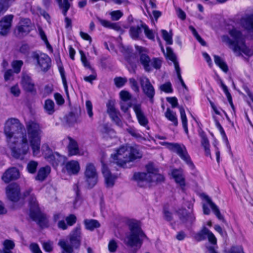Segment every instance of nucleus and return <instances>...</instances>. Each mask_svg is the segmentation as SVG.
<instances>
[{
    "instance_id": "1",
    "label": "nucleus",
    "mask_w": 253,
    "mask_h": 253,
    "mask_svg": "<svg viewBox=\"0 0 253 253\" xmlns=\"http://www.w3.org/2000/svg\"><path fill=\"white\" fill-rule=\"evenodd\" d=\"M4 133L12 157L23 159L29 151L28 139L23 125L17 119H9L5 122Z\"/></svg>"
},
{
    "instance_id": "2",
    "label": "nucleus",
    "mask_w": 253,
    "mask_h": 253,
    "mask_svg": "<svg viewBox=\"0 0 253 253\" xmlns=\"http://www.w3.org/2000/svg\"><path fill=\"white\" fill-rule=\"evenodd\" d=\"M229 34L231 39L227 36H223L222 37V40L232 50L235 54L237 56H240L242 53L248 56H251L253 54V52L247 46L245 42V36L242 34L241 31L236 29H233L229 31Z\"/></svg>"
},
{
    "instance_id": "3",
    "label": "nucleus",
    "mask_w": 253,
    "mask_h": 253,
    "mask_svg": "<svg viewBox=\"0 0 253 253\" xmlns=\"http://www.w3.org/2000/svg\"><path fill=\"white\" fill-rule=\"evenodd\" d=\"M26 127L29 145L32 148L33 155L37 156L40 152L42 126L37 121L30 120L26 122Z\"/></svg>"
},
{
    "instance_id": "4",
    "label": "nucleus",
    "mask_w": 253,
    "mask_h": 253,
    "mask_svg": "<svg viewBox=\"0 0 253 253\" xmlns=\"http://www.w3.org/2000/svg\"><path fill=\"white\" fill-rule=\"evenodd\" d=\"M142 154L136 148L132 146H122L120 147L111 157L113 162L118 166L124 167L127 163L140 159Z\"/></svg>"
},
{
    "instance_id": "5",
    "label": "nucleus",
    "mask_w": 253,
    "mask_h": 253,
    "mask_svg": "<svg viewBox=\"0 0 253 253\" xmlns=\"http://www.w3.org/2000/svg\"><path fill=\"white\" fill-rule=\"evenodd\" d=\"M83 234L80 225H77L70 232L67 239H60L58 245L62 249V253H73L74 250L81 247Z\"/></svg>"
},
{
    "instance_id": "6",
    "label": "nucleus",
    "mask_w": 253,
    "mask_h": 253,
    "mask_svg": "<svg viewBox=\"0 0 253 253\" xmlns=\"http://www.w3.org/2000/svg\"><path fill=\"white\" fill-rule=\"evenodd\" d=\"M129 228L130 233L126 235L124 242L126 246L133 248L136 252L141 247L146 236L137 223L131 222Z\"/></svg>"
},
{
    "instance_id": "7",
    "label": "nucleus",
    "mask_w": 253,
    "mask_h": 253,
    "mask_svg": "<svg viewBox=\"0 0 253 253\" xmlns=\"http://www.w3.org/2000/svg\"><path fill=\"white\" fill-rule=\"evenodd\" d=\"M30 206V217L42 228L46 227L48 225V220L45 215L42 213L38 207L36 197L33 195L29 198Z\"/></svg>"
},
{
    "instance_id": "8",
    "label": "nucleus",
    "mask_w": 253,
    "mask_h": 253,
    "mask_svg": "<svg viewBox=\"0 0 253 253\" xmlns=\"http://www.w3.org/2000/svg\"><path fill=\"white\" fill-rule=\"evenodd\" d=\"M84 175V181L87 188H93L97 183L98 178L96 169L93 164H86Z\"/></svg>"
},
{
    "instance_id": "9",
    "label": "nucleus",
    "mask_w": 253,
    "mask_h": 253,
    "mask_svg": "<svg viewBox=\"0 0 253 253\" xmlns=\"http://www.w3.org/2000/svg\"><path fill=\"white\" fill-rule=\"evenodd\" d=\"M32 58L36 63V66L44 72H47L51 67V59L46 54L34 52L32 54Z\"/></svg>"
},
{
    "instance_id": "10",
    "label": "nucleus",
    "mask_w": 253,
    "mask_h": 253,
    "mask_svg": "<svg viewBox=\"0 0 253 253\" xmlns=\"http://www.w3.org/2000/svg\"><path fill=\"white\" fill-rule=\"evenodd\" d=\"M138 80L143 93L149 99L150 102L153 104L155 90L149 79L146 76H142L139 78Z\"/></svg>"
},
{
    "instance_id": "11",
    "label": "nucleus",
    "mask_w": 253,
    "mask_h": 253,
    "mask_svg": "<svg viewBox=\"0 0 253 253\" xmlns=\"http://www.w3.org/2000/svg\"><path fill=\"white\" fill-rule=\"evenodd\" d=\"M169 148L176 153L181 159L184 161L192 169L194 168V165L191 161L186 149L184 145L177 143H169Z\"/></svg>"
},
{
    "instance_id": "12",
    "label": "nucleus",
    "mask_w": 253,
    "mask_h": 253,
    "mask_svg": "<svg viewBox=\"0 0 253 253\" xmlns=\"http://www.w3.org/2000/svg\"><path fill=\"white\" fill-rule=\"evenodd\" d=\"M32 30V23L29 18H25L20 20L16 27L14 34L16 37L21 38L27 35Z\"/></svg>"
},
{
    "instance_id": "13",
    "label": "nucleus",
    "mask_w": 253,
    "mask_h": 253,
    "mask_svg": "<svg viewBox=\"0 0 253 253\" xmlns=\"http://www.w3.org/2000/svg\"><path fill=\"white\" fill-rule=\"evenodd\" d=\"M7 198L12 202H17L20 197V188L18 184L12 183L7 185L5 188Z\"/></svg>"
},
{
    "instance_id": "14",
    "label": "nucleus",
    "mask_w": 253,
    "mask_h": 253,
    "mask_svg": "<svg viewBox=\"0 0 253 253\" xmlns=\"http://www.w3.org/2000/svg\"><path fill=\"white\" fill-rule=\"evenodd\" d=\"M180 221L186 226H191L195 221V217L192 212H189L185 209H179L176 211Z\"/></svg>"
},
{
    "instance_id": "15",
    "label": "nucleus",
    "mask_w": 253,
    "mask_h": 253,
    "mask_svg": "<svg viewBox=\"0 0 253 253\" xmlns=\"http://www.w3.org/2000/svg\"><path fill=\"white\" fill-rule=\"evenodd\" d=\"M21 84L23 89L26 91L31 93L36 92L34 83L31 77L26 73H22Z\"/></svg>"
},
{
    "instance_id": "16",
    "label": "nucleus",
    "mask_w": 253,
    "mask_h": 253,
    "mask_svg": "<svg viewBox=\"0 0 253 253\" xmlns=\"http://www.w3.org/2000/svg\"><path fill=\"white\" fill-rule=\"evenodd\" d=\"M208 238L210 242L213 244L216 243V239L214 235L207 228L204 227L202 230L197 233L195 236V239L197 241H200Z\"/></svg>"
},
{
    "instance_id": "17",
    "label": "nucleus",
    "mask_w": 253,
    "mask_h": 253,
    "mask_svg": "<svg viewBox=\"0 0 253 253\" xmlns=\"http://www.w3.org/2000/svg\"><path fill=\"white\" fill-rule=\"evenodd\" d=\"M19 176V170L15 167H11L7 169L3 173L1 179L4 183H8L12 180L18 179Z\"/></svg>"
},
{
    "instance_id": "18",
    "label": "nucleus",
    "mask_w": 253,
    "mask_h": 253,
    "mask_svg": "<svg viewBox=\"0 0 253 253\" xmlns=\"http://www.w3.org/2000/svg\"><path fill=\"white\" fill-rule=\"evenodd\" d=\"M13 18V15L10 14L4 16L0 20V35L4 36L9 32Z\"/></svg>"
},
{
    "instance_id": "19",
    "label": "nucleus",
    "mask_w": 253,
    "mask_h": 253,
    "mask_svg": "<svg viewBox=\"0 0 253 253\" xmlns=\"http://www.w3.org/2000/svg\"><path fill=\"white\" fill-rule=\"evenodd\" d=\"M134 179L137 181L140 187H144L147 184L152 182L151 173L146 172H137L133 175Z\"/></svg>"
},
{
    "instance_id": "20",
    "label": "nucleus",
    "mask_w": 253,
    "mask_h": 253,
    "mask_svg": "<svg viewBox=\"0 0 253 253\" xmlns=\"http://www.w3.org/2000/svg\"><path fill=\"white\" fill-rule=\"evenodd\" d=\"M133 110L136 114L137 120L139 124L146 127L148 124V120L145 116L140 104H134L133 106Z\"/></svg>"
},
{
    "instance_id": "21",
    "label": "nucleus",
    "mask_w": 253,
    "mask_h": 253,
    "mask_svg": "<svg viewBox=\"0 0 253 253\" xmlns=\"http://www.w3.org/2000/svg\"><path fill=\"white\" fill-rule=\"evenodd\" d=\"M136 49L140 53V61L141 64L143 65L144 70L146 72H150L151 71V59H150L149 56L146 54L141 53L143 50V48L140 46H136Z\"/></svg>"
},
{
    "instance_id": "22",
    "label": "nucleus",
    "mask_w": 253,
    "mask_h": 253,
    "mask_svg": "<svg viewBox=\"0 0 253 253\" xmlns=\"http://www.w3.org/2000/svg\"><path fill=\"white\" fill-rule=\"evenodd\" d=\"M137 25L130 27L129 32L130 37L133 40H138L140 35L142 33V29H143L144 23L141 20L136 21Z\"/></svg>"
},
{
    "instance_id": "23",
    "label": "nucleus",
    "mask_w": 253,
    "mask_h": 253,
    "mask_svg": "<svg viewBox=\"0 0 253 253\" xmlns=\"http://www.w3.org/2000/svg\"><path fill=\"white\" fill-rule=\"evenodd\" d=\"M69 140L67 146L69 156L77 155L79 154V148L77 142L71 137H68Z\"/></svg>"
},
{
    "instance_id": "24",
    "label": "nucleus",
    "mask_w": 253,
    "mask_h": 253,
    "mask_svg": "<svg viewBox=\"0 0 253 253\" xmlns=\"http://www.w3.org/2000/svg\"><path fill=\"white\" fill-rule=\"evenodd\" d=\"M67 171L70 174H76L80 169L79 163L76 161H70L68 162L65 166Z\"/></svg>"
},
{
    "instance_id": "25",
    "label": "nucleus",
    "mask_w": 253,
    "mask_h": 253,
    "mask_svg": "<svg viewBox=\"0 0 253 253\" xmlns=\"http://www.w3.org/2000/svg\"><path fill=\"white\" fill-rule=\"evenodd\" d=\"M199 135L201 138V145L204 148L206 155L211 156L210 149V142L205 132L201 130L199 131Z\"/></svg>"
},
{
    "instance_id": "26",
    "label": "nucleus",
    "mask_w": 253,
    "mask_h": 253,
    "mask_svg": "<svg viewBox=\"0 0 253 253\" xmlns=\"http://www.w3.org/2000/svg\"><path fill=\"white\" fill-rule=\"evenodd\" d=\"M172 175L174 178L175 182L179 184L182 190H184L185 183V179L182 171L178 169H174L172 171Z\"/></svg>"
},
{
    "instance_id": "27",
    "label": "nucleus",
    "mask_w": 253,
    "mask_h": 253,
    "mask_svg": "<svg viewBox=\"0 0 253 253\" xmlns=\"http://www.w3.org/2000/svg\"><path fill=\"white\" fill-rule=\"evenodd\" d=\"M205 199L207 203L209 204L212 210L216 216L218 218V219L222 220L223 222H225V220L224 219L223 216L221 215L217 206L213 202H212L209 196H206Z\"/></svg>"
},
{
    "instance_id": "28",
    "label": "nucleus",
    "mask_w": 253,
    "mask_h": 253,
    "mask_svg": "<svg viewBox=\"0 0 253 253\" xmlns=\"http://www.w3.org/2000/svg\"><path fill=\"white\" fill-rule=\"evenodd\" d=\"M50 170L49 166L41 168L35 176V179L40 181H43L50 173Z\"/></svg>"
},
{
    "instance_id": "29",
    "label": "nucleus",
    "mask_w": 253,
    "mask_h": 253,
    "mask_svg": "<svg viewBox=\"0 0 253 253\" xmlns=\"http://www.w3.org/2000/svg\"><path fill=\"white\" fill-rule=\"evenodd\" d=\"M85 228L89 231H93L95 229L100 227V224L97 220L93 219H85L84 220Z\"/></svg>"
},
{
    "instance_id": "30",
    "label": "nucleus",
    "mask_w": 253,
    "mask_h": 253,
    "mask_svg": "<svg viewBox=\"0 0 253 253\" xmlns=\"http://www.w3.org/2000/svg\"><path fill=\"white\" fill-rule=\"evenodd\" d=\"M60 9L62 11L64 16L67 15V13L71 6V3L69 0H56Z\"/></svg>"
},
{
    "instance_id": "31",
    "label": "nucleus",
    "mask_w": 253,
    "mask_h": 253,
    "mask_svg": "<svg viewBox=\"0 0 253 253\" xmlns=\"http://www.w3.org/2000/svg\"><path fill=\"white\" fill-rule=\"evenodd\" d=\"M166 55L167 57L173 63L175 71L178 70V68L180 69L176 56L170 47H167Z\"/></svg>"
},
{
    "instance_id": "32",
    "label": "nucleus",
    "mask_w": 253,
    "mask_h": 253,
    "mask_svg": "<svg viewBox=\"0 0 253 253\" xmlns=\"http://www.w3.org/2000/svg\"><path fill=\"white\" fill-rule=\"evenodd\" d=\"M45 159L53 166H57L60 162L61 156L60 155L56 153H50L48 155L46 154L45 156Z\"/></svg>"
},
{
    "instance_id": "33",
    "label": "nucleus",
    "mask_w": 253,
    "mask_h": 253,
    "mask_svg": "<svg viewBox=\"0 0 253 253\" xmlns=\"http://www.w3.org/2000/svg\"><path fill=\"white\" fill-rule=\"evenodd\" d=\"M96 18L100 23L106 28L113 29L117 31L120 29V27L117 23H112L109 21L102 19L99 17H97Z\"/></svg>"
},
{
    "instance_id": "34",
    "label": "nucleus",
    "mask_w": 253,
    "mask_h": 253,
    "mask_svg": "<svg viewBox=\"0 0 253 253\" xmlns=\"http://www.w3.org/2000/svg\"><path fill=\"white\" fill-rule=\"evenodd\" d=\"M55 104L53 100L46 99L43 105V108L45 112L48 115H52L55 112Z\"/></svg>"
},
{
    "instance_id": "35",
    "label": "nucleus",
    "mask_w": 253,
    "mask_h": 253,
    "mask_svg": "<svg viewBox=\"0 0 253 253\" xmlns=\"http://www.w3.org/2000/svg\"><path fill=\"white\" fill-rule=\"evenodd\" d=\"M165 116L169 121L172 122L175 126H177L178 121L175 112H173L169 108H167Z\"/></svg>"
},
{
    "instance_id": "36",
    "label": "nucleus",
    "mask_w": 253,
    "mask_h": 253,
    "mask_svg": "<svg viewBox=\"0 0 253 253\" xmlns=\"http://www.w3.org/2000/svg\"><path fill=\"white\" fill-rule=\"evenodd\" d=\"M214 60L215 63L219 66L224 72H227L228 68L226 63L219 56L214 55Z\"/></svg>"
},
{
    "instance_id": "37",
    "label": "nucleus",
    "mask_w": 253,
    "mask_h": 253,
    "mask_svg": "<svg viewBox=\"0 0 253 253\" xmlns=\"http://www.w3.org/2000/svg\"><path fill=\"white\" fill-rule=\"evenodd\" d=\"M180 113V117L182 122V126L184 131L186 134L188 133V126H187V120L184 108L182 107L179 108Z\"/></svg>"
},
{
    "instance_id": "38",
    "label": "nucleus",
    "mask_w": 253,
    "mask_h": 253,
    "mask_svg": "<svg viewBox=\"0 0 253 253\" xmlns=\"http://www.w3.org/2000/svg\"><path fill=\"white\" fill-rule=\"evenodd\" d=\"M242 26L246 29L251 30L253 32V17H249L243 19L241 21Z\"/></svg>"
},
{
    "instance_id": "39",
    "label": "nucleus",
    "mask_w": 253,
    "mask_h": 253,
    "mask_svg": "<svg viewBox=\"0 0 253 253\" xmlns=\"http://www.w3.org/2000/svg\"><path fill=\"white\" fill-rule=\"evenodd\" d=\"M15 0H0V10L4 12L14 2Z\"/></svg>"
},
{
    "instance_id": "40",
    "label": "nucleus",
    "mask_w": 253,
    "mask_h": 253,
    "mask_svg": "<svg viewBox=\"0 0 253 253\" xmlns=\"http://www.w3.org/2000/svg\"><path fill=\"white\" fill-rule=\"evenodd\" d=\"M216 126L218 128V129H219V131L220 132V134L222 135V138H223V140L226 143L227 147L229 149H230V145H229V141L228 140L227 137V136L226 135L225 132L223 127H222L221 125L219 123V122H218V121L216 122Z\"/></svg>"
},
{
    "instance_id": "41",
    "label": "nucleus",
    "mask_w": 253,
    "mask_h": 253,
    "mask_svg": "<svg viewBox=\"0 0 253 253\" xmlns=\"http://www.w3.org/2000/svg\"><path fill=\"white\" fill-rule=\"evenodd\" d=\"M38 163L35 161H30L27 165V169L30 173H35L37 170Z\"/></svg>"
},
{
    "instance_id": "42",
    "label": "nucleus",
    "mask_w": 253,
    "mask_h": 253,
    "mask_svg": "<svg viewBox=\"0 0 253 253\" xmlns=\"http://www.w3.org/2000/svg\"><path fill=\"white\" fill-rule=\"evenodd\" d=\"M119 115L120 113L118 111L109 115L112 121H114L118 126L122 127L123 123L119 117Z\"/></svg>"
},
{
    "instance_id": "43",
    "label": "nucleus",
    "mask_w": 253,
    "mask_h": 253,
    "mask_svg": "<svg viewBox=\"0 0 253 253\" xmlns=\"http://www.w3.org/2000/svg\"><path fill=\"white\" fill-rule=\"evenodd\" d=\"M127 81V80L126 77H117L114 79L115 85L119 88L123 86L126 84Z\"/></svg>"
},
{
    "instance_id": "44",
    "label": "nucleus",
    "mask_w": 253,
    "mask_h": 253,
    "mask_svg": "<svg viewBox=\"0 0 253 253\" xmlns=\"http://www.w3.org/2000/svg\"><path fill=\"white\" fill-rule=\"evenodd\" d=\"M23 65V62L22 60H14L12 62L11 66L14 70V72L18 74L20 71L22 65Z\"/></svg>"
},
{
    "instance_id": "45",
    "label": "nucleus",
    "mask_w": 253,
    "mask_h": 253,
    "mask_svg": "<svg viewBox=\"0 0 253 253\" xmlns=\"http://www.w3.org/2000/svg\"><path fill=\"white\" fill-rule=\"evenodd\" d=\"M161 32L162 34V36L164 40L168 44H172V34L169 33L165 30H162Z\"/></svg>"
},
{
    "instance_id": "46",
    "label": "nucleus",
    "mask_w": 253,
    "mask_h": 253,
    "mask_svg": "<svg viewBox=\"0 0 253 253\" xmlns=\"http://www.w3.org/2000/svg\"><path fill=\"white\" fill-rule=\"evenodd\" d=\"M160 89L166 93H171L173 91L171 84L169 82H166L161 85Z\"/></svg>"
},
{
    "instance_id": "47",
    "label": "nucleus",
    "mask_w": 253,
    "mask_h": 253,
    "mask_svg": "<svg viewBox=\"0 0 253 253\" xmlns=\"http://www.w3.org/2000/svg\"><path fill=\"white\" fill-rule=\"evenodd\" d=\"M110 15L113 21L119 20L123 15V13L120 10H115L111 12Z\"/></svg>"
},
{
    "instance_id": "48",
    "label": "nucleus",
    "mask_w": 253,
    "mask_h": 253,
    "mask_svg": "<svg viewBox=\"0 0 253 253\" xmlns=\"http://www.w3.org/2000/svg\"><path fill=\"white\" fill-rule=\"evenodd\" d=\"M143 30L147 38L150 40L154 41L155 37L152 30L149 29L148 27L145 23L144 25H143Z\"/></svg>"
},
{
    "instance_id": "49",
    "label": "nucleus",
    "mask_w": 253,
    "mask_h": 253,
    "mask_svg": "<svg viewBox=\"0 0 253 253\" xmlns=\"http://www.w3.org/2000/svg\"><path fill=\"white\" fill-rule=\"evenodd\" d=\"M162 65V60L158 58H153L151 59V69L152 67L156 69H159L160 68Z\"/></svg>"
},
{
    "instance_id": "50",
    "label": "nucleus",
    "mask_w": 253,
    "mask_h": 253,
    "mask_svg": "<svg viewBox=\"0 0 253 253\" xmlns=\"http://www.w3.org/2000/svg\"><path fill=\"white\" fill-rule=\"evenodd\" d=\"M91 71L92 74L89 76L84 77V80L86 82L92 84V81L95 80L97 78V74L94 69H91Z\"/></svg>"
},
{
    "instance_id": "51",
    "label": "nucleus",
    "mask_w": 253,
    "mask_h": 253,
    "mask_svg": "<svg viewBox=\"0 0 253 253\" xmlns=\"http://www.w3.org/2000/svg\"><path fill=\"white\" fill-rule=\"evenodd\" d=\"M130 85L132 90L135 92L138 93L139 91V87L137 81L134 78H130L129 79Z\"/></svg>"
},
{
    "instance_id": "52",
    "label": "nucleus",
    "mask_w": 253,
    "mask_h": 253,
    "mask_svg": "<svg viewBox=\"0 0 253 253\" xmlns=\"http://www.w3.org/2000/svg\"><path fill=\"white\" fill-rule=\"evenodd\" d=\"M164 219L168 221H171L173 219L172 213L168 208L165 207L163 210Z\"/></svg>"
},
{
    "instance_id": "53",
    "label": "nucleus",
    "mask_w": 253,
    "mask_h": 253,
    "mask_svg": "<svg viewBox=\"0 0 253 253\" xmlns=\"http://www.w3.org/2000/svg\"><path fill=\"white\" fill-rule=\"evenodd\" d=\"M29 249L32 253H42L39 245L36 243H32L29 245Z\"/></svg>"
},
{
    "instance_id": "54",
    "label": "nucleus",
    "mask_w": 253,
    "mask_h": 253,
    "mask_svg": "<svg viewBox=\"0 0 253 253\" xmlns=\"http://www.w3.org/2000/svg\"><path fill=\"white\" fill-rule=\"evenodd\" d=\"M68 226H73L77 221L76 216L73 214H70L65 218Z\"/></svg>"
},
{
    "instance_id": "55",
    "label": "nucleus",
    "mask_w": 253,
    "mask_h": 253,
    "mask_svg": "<svg viewBox=\"0 0 253 253\" xmlns=\"http://www.w3.org/2000/svg\"><path fill=\"white\" fill-rule=\"evenodd\" d=\"M151 177H152V182H161L163 181L165 179V178L163 175L157 174L156 172L154 174H151Z\"/></svg>"
},
{
    "instance_id": "56",
    "label": "nucleus",
    "mask_w": 253,
    "mask_h": 253,
    "mask_svg": "<svg viewBox=\"0 0 253 253\" xmlns=\"http://www.w3.org/2000/svg\"><path fill=\"white\" fill-rule=\"evenodd\" d=\"M120 95L123 101H127L131 98V95L130 93L126 90H122L120 92Z\"/></svg>"
},
{
    "instance_id": "57",
    "label": "nucleus",
    "mask_w": 253,
    "mask_h": 253,
    "mask_svg": "<svg viewBox=\"0 0 253 253\" xmlns=\"http://www.w3.org/2000/svg\"><path fill=\"white\" fill-rule=\"evenodd\" d=\"M59 71L61 76L62 82L66 90L67 89V84L65 75V71L63 66H59Z\"/></svg>"
},
{
    "instance_id": "58",
    "label": "nucleus",
    "mask_w": 253,
    "mask_h": 253,
    "mask_svg": "<svg viewBox=\"0 0 253 253\" xmlns=\"http://www.w3.org/2000/svg\"><path fill=\"white\" fill-rule=\"evenodd\" d=\"M3 249L11 250H12L15 247L14 243L10 240H5L3 243Z\"/></svg>"
},
{
    "instance_id": "59",
    "label": "nucleus",
    "mask_w": 253,
    "mask_h": 253,
    "mask_svg": "<svg viewBox=\"0 0 253 253\" xmlns=\"http://www.w3.org/2000/svg\"><path fill=\"white\" fill-rule=\"evenodd\" d=\"M116 177L110 174L109 176L105 177V182L108 187H112L114 184V181Z\"/></svg>"
},
{
    "instance_id": "60",
    "label": "nucleus",
    "mask_w": 253,
    "mask_h": 253,
    "mask_svg": "<svg viewBox=\"0 0 253 253\" xmlns=\"http://www.w3.org/2000/svg\"><path fill=\"white\" fill-rule=\"evenodd\" d=\"M80 53L81 55V60L82 63H83L84 67L89 68V69L91 70V69H93L89 64V63L87 61V59L85 57V55L83 51L81 50L80 51Z\"/></svg>"
},
{
    "instance_id": "61",
    "label": "nucleus",
    "mask_w": 253,
    "mask_h": 253,
    "mask_svg": "<svg viewBox=\"0 0 253 253\" xmlns=\"http://www.w3.org/2000/svg\"><path fill=\"white\" fill-rule=\"evenodd\" d=\"M228 253H245L243 251L242 247L233 246L232 247L230 250L228 251Z\"/></svg>"
},
{
    "instance_id": "62",
    "label": "nucleus",
    "mask_w": 253,
    "mask_h": 253,
    "mask_svg": "<svg viewBox=\"0 0 253 253\" xmlns=\"http://www.w3.org/2000/svg\"><path fill=\"white\" fill-rule=\"evenodd\" d=\"M4 79L6 82L13 80V72L11 69L7 70L5 72Z\"/></svg>"
},
{
    "instance_id": "63",
    "label": "nucleus",
    "mask_w": 253,
    "mask_h": 253,
    "mask_svg": "<svg viewBox=\"0 0 253 253\" xmlns=\"http://www.w3.org/2000/svg\"><path fill=\"white\" fill-rule=\"evenodd\" d=\"M126 131L128 133H129L131 135L135 138H141V135L138 133L136 129L132 127H129L126 129Z\"/></svg>"
},
{
    "instance_id": "64",
    "label": "nucleus",
    "mask_w": 253,
    "mask_h": 253,
    "mask_svg": "<svg viewBox=\"0 0 253 253\" xmlns=\"http://www.w3.org/2000/svg\"><path fill=\"white\" fill-rule=\"evenodd\" d=\"M107 112L109 114V115L111 114V113H114L118 112L114 106L113 102L112 101H109L108 102V103L107 104Z\"/></svg>"
}]
</instances>
